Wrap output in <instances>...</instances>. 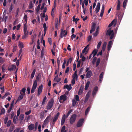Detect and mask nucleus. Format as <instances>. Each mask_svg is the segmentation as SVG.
Instances as JSON below:
<instances>
[{
    "instance_id": "obj_42",
    "label": "nucleus",
    "mask_w": 132,
    "mask_h": 132,
    "mask_svg": "<svg viewBox=\"0 0 132 132\" xmlns=\"http://www.w3.org/2000/svg\"><path fill=\"white\" fill-rule=\"evenodd\" d=\"M89 93L88 92L87 94L86 95L85 99V101H87L88 100V99L89 98Z\"/></svg>"
},
{
    "instance_id": "obj_32",
    "label": "nucleus",
    "mask_w": 132,
    "mask_h": 132,
    "mask_svg": "<svg viewBox=\"0 0 132 132\" xmlns=\"http://www.w3.org/2000/svg\"><path fill=\"white\" fill-rule=\"evenodd\" d=\"M36 71V70L35 69H34L31 73V77L32 79L34 77Z\"/></svg>"
},
{
    "instance_id": "obj_35",
    "label": "nucleus",
    "mask_w": 132,
    "mask_h": 132,
    "mask_svg": "<svg viewBox=\"0 0 132 132\" xmlns=\"http://www.w3.org/2000/svg\"><path fill=\"white\" fill-rule=\"evenodd\" d=\"M41 78V75L40 73H38V75L36 77V80L39 81V80Z\"/></svg>"
},
{
    "instance_id": "obj_39",
    "label": "nucleus",
    "mask_w": 132,
    "mask_h": 132,
    "mask_svg": "<svg viewBox=\"0 0 132 132\" xmlns=\"http://www.w3.org/2000/svg\"><path fill=\"white\" fill-rule=\"evenodd\" d=\"M11 123V120H9L7 122V124H6V126L7 127H9Z\"/></svg>"
},
{
    "instance_id": "obj_46",
    "label": "nucleus",
    "mask_w": 132,
    "mask_h": 132,
    "mask_svg": "<svg viewBox=\"0 0 132 132\" xmlns=\"http://www.w3.org/2000/svg\"><path fill=\"white\" fill-rule=\"evenodd\" d=\"M101 43H102V42L101 41H100L98 43V45H97V48L98 49H99L100 48V47L101 46Z\"/></svg>"
},
{
    "instance_id": "obj_8",
    "label": "nucleus",
    "mask_w": 132,
    "mask_h": 132,
    "mask_svg": "<svg viewBox=\"0 0 132 132\" xmlns=\"http://www.w3.org/2000/svg\"><path fill=\"white\" fill-rule=\"evenodd\" d=\"M59 115L60 113L58 112L56 114L53 120L52 124L53 125L54 124L56 121L58 119Z\"/></svg>"
},
{
    "instance_id": "obj_9",
    "label": "nucleus",
    "mask_w": 132,
    "mask_h": 132,
    "mask_svg": "<svg viewBox=\"0 0 132 132\" xmlns=\"http://www.w3.org/2000/svg\"><path fill=\"white\" fill-rule=\"evenodd\" d=\"M43 85H41L39 86L38 90V96H39L42 93L43 89Z\"/></svg>"
},
{
    "instance_id": "obj_15",
    "label": "nucleus",
    "mask_w": 132,
    "mask_h": 132,
    "mask_svg": "<svg viewBox=\"0 0 132 132\" xmlns=\"http://www.w3.org/2000/svg\"><path fill=\"white\" fill-rule=\"evenodd\" d=\"M43 27L44 29V36L46 34V31L47 30V29L48 27L47 26H46V24L45 23H44L43 24Z\"/></svg>"
},
{
    "instance_id": "obj_57",
    "label": "nucleus",
    "mask_w": 132,
    "mask_h": 132,
    "mask_svg": "<svg viewBox=\"0 0 132 132\" xmlns=\"http://www.w3.org/2000/svg\"><path fill=\"white\" fill-rule=\"evenodd\" d=\"M20 130V128H17L13 132H19Z\"/></svg>"
},
{
    "instance_id": "obj_5",
    "label": "nucleus",
    "mask_w": 132,
    "mask_h": 132,
    "mask_svg": "<svg viewBox=\"0 0 132 132\" xmlns=\"http://www.w3.org/2000/svg\"><path fill=\"white\" fill-rule=\"evenodd\" d=\"M61 33L60 35V37L61 38H62L63 37H65L66 35L67 34L68 32L66 31L65 30H63L61 29Z\"/></svg>"
},
{
    "instance_id": "obj_41",
    "label": "nucleus",
    "mask_w": 132,
    "mask_h": 132,
    "mask_svg": "<svg viewBox=\"0 0 132 132\" xmlns=\"http://www.w3.org/2000/svg\"><path fill=\"white\" fill-rule=\"evenodd\" d=\"M75 16H74L72 17L73 21H77L79 20V19L77 18H75Z\"/></svg>"
},
{
    "instance_id": "obj_54",
    "label": "nucleus",
    "mask_w": 132,
    "mask_h": 132,
    "mask_svg": "<svg viewBox=\"0 0 132 132\" xmlns=\"http://www.w3.org/2000/svg\"><path fill=\"white\" fill-rule=\"evenodd\" d=\"M8 119V117H6L4 120V123L5 124H6L7 122V121Z\"/></svg>"
},
{
    "instance_id": "obj_21",
    "label": "nucleus",
    "mask_w": 132,
    "mask_h": 132,
    "mask_svg": "<svg viewBox=\"0 0 132 132\" xmlns=\"http://www.w3.org/2000/svg\"><path fill=\"white\" fill-rule=\"evenodd\" d=\"M61 80V78L58 77V75H57L55 77L54 80L57 82H59Z\"/></svg>"
},
{
    "instance_id": "obj_59",
    "label": "nucleus",
    "mask_w": 132,
    "mask_h": 132,
    "mask_svg": "<svg viewBox=\"0 0 132 132\" xmlns=\"http://www.w3.org/2000/svg\"><path fill=\"white\" fill-rule=\"evenodd\" d=\"M100 8L96 7L95 8V10L96 13H97L99 11Z\"/></svg>"
},
{
    "instance_id": "obj_56",
    "label": "nucleus",
    "mask_w": 132,
    "mask_h": 132,
    "mask_svg": "<svg viewBox=\"0 0 132 132\" xmlns=\"http://www.w3.org/2000/svg\"><path fill=\"white\" fill-rule=\"evenodd\" d=\"M83 70V68H82L80 69V71H79V75H80L81 74L82 72V71Z\"/></svg>"
},
{
    "instance_id": "obj_40",
    "label": "nucleus",
    "mask_w": 132,
    "mask_h": 132,
    "mask_svg": "<svg viewBox=\"0 0 132 132\" xmlns=\"http://www.w3.org/2000/svg\"><path fill=\"white\" fill-rule=\"evenodd\" d=\"M31 39L32 40V42L30 43L31 44H32L35 42V37L33 35L31 36Z\"/></svg>"
},
{
    "instance_id": "obj_51",
    "label": "nucleus",
    "mask_w": 132,
    "mask_h": 132,
    "mask_svg": "<svg viewBox=\"0 0 132 132\" xmlns=\"http://www.w3.org/2000/svg\"><path fill=\"white\" fill-rule=\"evenodd\" d=\"M27 37L28 35L24 34V35L22 36V38L23 39H25L27 38Z\"/></svg>"
},
{
    "instance_id": "obj_34",
    "label": "nucleus",
    "mask_w": 132,
    "mask_h": 132,
    "mask_svg": "<svg viewBox=\"0 0 132 132\" xmlns=\"http://www.w3.org/2000/svg\"><path fill=\"white\" fill-rule=\"evenodd\" d=\"M90 107L89 106L88 107L87 109H86L85 112V114L86 115H87L88 112L90 111Z\"/></svg>"
},
{
    "instance_id": "obj_60",
    "label": "nucleus",
    "mask_w": 132,
    "mask_h": 132,
    "mask_svg": "<svg viewBox=\"0 0 132 132\" xmlns=\"http://www.w3.org/2000/svg\"><path fill=\"white\" fill-rule=\"evenodd\" d=\"M20 109H19L17 112V117L19 116L20 114Z\"/></svg>"
},
{
    "instance_id": "obj_25",
    "label": "nucleus",
    "mask_w": 132,
    "mask_h": 132,
    "mask_svg": "<svg viewBox=\"0 0 132 132\" xmlns=\"http://www.w3.org/2000/svg\"><path fill=\"white\" fill-rule=\"evenodd\" d=\"M37 80H35L34 81L32 87L34 88H36L37 87Z\"/></svg>"
},
{
    "instance_id": "obj_23",
    "label": "nucleus",
    "mask_w": 132,
    "mask_h": 132,
    "mask_svg": "<svg viewBox=\"0 0 132 132\" xmlns=\"http://www.w3.org/2000/svg\"><path fill=\"white\" fill-rule=\"evenodd\" d=\"M98 50L96 49H95L92 51V54L93 55V57H95V56Z\"/></svg>"
},
{
    "instance_id": "obj_12",
    "label": "nucleus",
    "mask_w": 132,
    "mask_h": 132,
    "mask_svg": "<svg viewBox=\"0 0 132 132\" xmlns=\"http://www.w3.org/2000/svg\"><path fill=\"white\" fill-rule=\"evenodd\" d=\"M98 89V88L97 86H96L94 88L92 93V95L94 96L95 95L96 93H97Z\"/></svg>"
},
{
    "instance_id": "obj_22",
    "label": "nucleus",
    "mask_w": 132,
    "mask_h": 132,
    "mask_svg": "<svg viewBox=\"0 0 132 132\" xmlns=\"http://www.w3.org/2000/svg\"><path fill=\"white\" fill-rule=\"evenodd\" d=\"M51 116L50 115H49V116H48L45 119V120L44 122V124L45 123L46 124L47 123H48V119L49 118H51Z\"/></svg>"
},
{
    "instance_id": "obj_27",
    "label": "nucleus",
    "mask_w": 132,
    "mask_h": 132,
    "mask_svg": "<svg viewBox=\"0 0 132 132\" xmlns=\"http://www.w3.org/2000/svg\"><path fill=\"white\" fill-rule=\"evenodd\" d=\"M90 81H87V82L85 86V90H86L87 89L90 84Z\"/></svg>"
},
{
    "instance_id": "obj_20",
    "label": "nucleus",
    "mask_w": 132,
    "mask_h": 132,
    "mask_svg": "<svg viewBox=\"0 0 132 132\" xmlns=\"http://www.w3.org/2000/svg\"><path fill=\"white\" fill-rule=\"evenodd\" d=\"M120 2L119 0L117 1V10L119 11L120 10Z\"/></svg>"
},
{
    "instance_id": "obj_64",
    "label": "nucleus",
    "mask_w": 132,
    "mask_h": 132,
    "mask_svg": "<svg viewBox=\"0 0 132 132\" xmlns=\"http://www.w3.org/2000/svg\"><path fill=\"white\" fill-rule=\"evenodd\" d=\"M11 68L13 70H14V69H16V67L15 65L13 64L12 65Z\"/></svg>"
},
{
    "instance_id": "obj_3",
    "label": "nucleus",
    "mask_w": 132,
    "mask_h": 132,
    "mask_svg": "<svg viewBox=\"0 0 132 132\" xmlns=\"http://www.w3.org/2000/svg\"><path fill=\"white\" fill-rule=\"evenodd\" d=\"M54 104V101L51 100L48 103L46 106V108L47 110L50 109L53 107Z\"/></svg>"
},
{
    "instance_id": "obj_62",
    "label": "nucleus",
    "mask_w": 132,
    "mask_h": 132,
    "mask_svg": "<svg viewBox=\"0 0 132 132\" xmlns=\"http://www.w3.org/2000/svg\"><path fill=\"white\" fill-rule=\"evenodd\" d=\"M13 9L12 5L11 4L9 8V12H11Z\"/></svg>"
},
{
    "instance_id": "obj_53",
    "label": "nucleus",
    "mask_w": 132,
    "mask_h": 132,
    "mask_svg": "<svg viewBox=\"0 0 132 132\" xmlns=\"http://www.w3.org/2000/svg\"><path fill=\"white\" fill-rule=\"evenodd\" d=\"M31 112V111L29 110V111L26 112H25V114L26 115H28L30 114Z\"/></svg>"
},
{
    "instance_id": "obj_14",
    "label": "nucleus",
    "mask_w": 132,
    "mask_h": 132,
    "mask_svg": "<svg viewBox=\"0 0 132 132\" xmlns=\"http://www.w3.org/2000/svg\"><path fill=\"white\" fill-rule=\"evenodd\" d=\"M66 115L65 114H64L61 120V125H63L64 123L65 120Z\"/></svg>"
},
{
    "instance_id": "obj_2",
    "label": "nucleus",
    "mask_w": 132,
    "mask_h": 132,
    "mask_svg": "<svg viewBox=\"0 0 132 132\" xmlns=\"http://www.w3.org/2000/svg\"><path fill=\"white\" fill-rule=\"evenodd\" d=\"M106 35H107L111 36L110 39H112L113 37L114 36V32L113 30H111L110 29L107 31Z\"/></svg>"
},
{
    "instance_id": "obj_50",
    "label": "nucleus",
    "mask_w": 132,
    "mask_h": 132,
    "mask_svg": "<svg viewBox=\"0 0 132 132\" xmlns=\"http://www.w3.org/2000/svg\"><path fill=\"white\" fill-rule=\"evenodd\" d=\"M40 6L41 5L40 4H39V5H38L36 9V10L37 12H38L39 11L40 7Z\"/></svg>"
},
{
    "instance_id": "obj_31",
    "label": "nucleus",
    "mask_w": 132,
    "mask_h": 132,
    "mask_svg": "<svg viewBox=\"0 0 132 132\" xmlns=\"http://www.w3.org/2000/svg\"><path fill=\"white\" fill-rule=\"evenodd\" d=\"M14 127L15 126L14 125H11L9 130V132H12L14 129Z\"/></svg>"
},
{
    "instance_id": "obj_61",
    "label": "nucleus",
    "mask_w": 132,
    "mask_h": 132,
    "mask_svg": "<svg viewBox=\"0 0 132 132\" xmlns=\"http://www.w3.org/2000/svg\"><path fill=\"white\" fill-rule=\"evenodd\" d=\"M76 99V101H79V96L78 95H76L75 97Z\"/></svg>"
},
{
    "instance_id": "obj_58",
    "label": "nucleus",
    "mask_w": 132,
    "mask_h": 132,
    "mask_svg": "<svg viewBox=\"0 0 132 132\" xmlns=\"http://www.w3.org/2000/svg\"><path fill=\"white\" fill-rule=\"evenodd\" d=\"M83 92V90H80L79 89L78 93V94L79 95H81L82 94V93Z\"/></svg>"
},
{
    "instance_id": "obj_48",
    "label": "nucleus",
    "mask_w": 132,
    "mask_h": 132,
    "mask_svg": "<svg viewBox=\"0 0 132 132\" xmlns=\"http://www.w3.org/2000/svg\"><path fill=\"white\" fill-rule=\"evenodd\" d=\"M48 41L50 45H51L52 44V42L50 38H48Z\"/></svg>"
},
{
    "instance_id": "obj_24",
    "label": "nucleus",
    "mask_w": 132,
    "mask_h": 132,
    "mask_svg": "<svg viewBox=\"0 0 132 132\" xmlns=\"http://www.w3.org/2000/svg\"><path fill=\"white\" fill-rule=\"evenodd\" d=\"M24 118V116L23 114H21L19 117V119L20 120V122H22Z\"/></svg>"
},
{
    "instance_id": "obj_16",
    "label": "nucleus",
    "mask_w": 132,
    "mask_h": 132,
    "mask_svg": "<svg viewBox=\"0 0 132 132\" xmlns=\"http://www.w3.org/2000/svg\"><path fill=\"white\" fill-rule=\"evenodd\" d=\"M35 127L34 124H31L28 127L29 130H32L34 129Z\"/></svg>"
},
{
    "instance_id": "obj_38",
    "label": "nucleus",
    "mask_w": 132,
    "mask_h": 132,
    "mask_svg": "<svg viewBox=\"0 0 132 132\" xmlns=\"http://www.w3.org/2000/svg\"><path fill=\"white\" fill-rule=\"evenodd\" d=\"M45 114V112L44 111H42L40 113V117L41 118H43L44 117Z\"/></svg>"
},
{
    "instance_id": "obj_11",
    "label": "nucleus",
    "mask_w": 132,
    "mask_h": 132,
    "mask_svg": "<svg viewBox=\"0 0 132 132\" xmlns=\"http://www.w3.org/2000/svg\"><path fill=\"white\" fill-rule=\"evenodd\" d=\"M95 26L96 24L94 23H93L92 26L91 27V29L90 31V33H92L94 31H95Z\"/></svg>"
},
{
    "instance_id": "obj_10",
    "label": "nucleus",
    "mask_w": 132,
    "mask_h": 132,
    "mask_svg": "<svg viewBox=\"0 0 132 132\" xmlns=\"http://www.w3.org/2000/svg\"><path fill=\"white\" fill-rule=\"evenodd\" d=\"M27 25H26V24H24L23 29L24 34L28 35V32L27 30Z\"/></svg>"
},
{
    "instance_id": "obj_37",
    "label": "nucleus",
    "mask_w": 132,
    "mask_h": 132,
    "mask_svg": "<svg viewBox=\"0 0 132 132\" xmlns=\"http://www.w3.org/2000/svg\"><path fill=\"white\" fill-rule=\"evenodd\" d=\"M24 20L26 22V23L25 24H26V25L27 20V14L24 15Z\"/></svg>"
},
{
    "instance_id": "obj_26",
    "label": "nucleus",
    "mask_w": 132,
    "mask_h": 132,
    "mask_svg": "<svg viewBox=\"0 0 132 132\" xmlns=\"http://www.w3.org/2000/svg\"><path fill=\"white\" fill-rule=\"evenodd\" d=\"M103 74H104L103 72H102L100 75L99 81H100V83H101L102 81V80L103 79Z\"/></svg>"
},
{
    "instance_id": "obj_43",
    "label": "nucleus",
    "mask_w": 132,
    "mask_h": 132,
    "mask_svg": "<svg viewBox=\"0 0 132 132\" xmlns=\"http://www.w3.org/2000/svg\"><path fill=\"white\" fill-rule=\"evenodd\" d=\"M47 98L46 96H45L43 98V102L42 103V105L44 104H45V102L46 101Z\"/></svg>"
},
{
    "instance_id": "obj_1",
    "label": "nucleus",
    "mask_w": 132,
    "mask_h": 132,
    "mask_svg": "<svg viewBox=\"0 0 132 132\" xmlns=\"http://www.w3.org/2000/svg\"><path fill=\"white\" fill-rule=\"evenodd\" d=\"M97 60L96 63V67H97L99 65L100 62V58H98L97 60V58L96 57H94V58L93 59L92 63L93 65H94Z\"/></svg>"
},
{
    "instance_id": "obj_19",
    "label": "nucleus",
    "mask_w": 132,
    "mask_h": 132,
    "mask_svg": "<svg viewBox=\"0 0 132 132\" xmlns=\"http://www.w3.org/2000/svg\"><path fill=\"white\" fill-rule=\"evenodd\" d=\"M65 88L68 89V91H69L72 88L71 86V85L70 84L69 85H65L64 89H65Z\"/></svg>"
},
{
    "instance_id": "obj_45",
    "label": "nucleus",
    "mask_w": 132,
    "mask_h": 132,
    "mask_svg": "<svg viewBox=\"0 0 132 132\" xmlns=\"http://www.w3.org/2000/svg\"><path fill=\"white\" fill-rule=\"evenodd\" d=\"M72 78L73 79H76L77 80L78 78L77 75H75L73 74L72 75Z\"/></svg>"
},
{
    "instance_id": "obj_29",
    "label": "nucleus",
    "mask_w": 132,
    "mask_h": 132,
    "mask_svg": "<svg viewBox=\"0 0 132 132\" xmlns=\"http://www.w3.org/2000/svg\"><path fill=\"white\" fill-rule=\"evenodd\" d=\"M21 95H20L18 99V101H20L21 100L23 97V95L21 93V92L20 93Z\"/></svg>"
},
{
    "instance_id": "obj_44",
    "label": "nucleus",
    "mask_w": 132,
    "mask_h": 132,
    "mask_svg": "<svg viewBox=\"0 0 132 132\" xmlns=\"http://www.w3.org/2000/svg\"><path fill=\"white\" fill-rule=\"evenodd\" d=\"M5 113V110L4 108H2L0 114L2 115L4 114Z\"/></svg>"
},
{
    "instance_id": "obj_28",
    "label": "nucleus",
    "mask_w": 132,
    "mask_h": 132,
    "mask_svg": "<svg viewBox=\"0 0 132 132\" xmlns=\"http://www.w3.org/2000/svg\"><path fill=\"white\" fill-rule=\"evenodd\" d=\"M18 46L19 48L21 49V48H23L24 47V45L22 43L20 42H19Z\"/></svg>"
},
{
    "instance_id": "obj_18",
    "label": "nucleus",
    "mask_w": 132,
    "mask_h": 132,
    "mask_svg": "<svg viewBox=\"0 0 132 132\" xmlns=\"http://www.w3.org/2000/svg\"><path fill=\"white\" fill-rule=\"evenodd\" d=\"M104 4H103L102 5V6L101 10V13H100V16L101 17L103 15V13H104Z\"/></svg>"
},
{
    "instance_id": "obj_36",
    "label": "nucleus",
    "mask_w": 132,
    "mask_h": 132,
    "mask_svg": "<svg viewBox=\"0 0 132 132\" xmlns=\"http://www.w3.org/2000/svg\"><path fill=\"white\" fill-rule=\"evenodd\" d=\"M76 101L75 100L73 99L72 100V105L73 106H75L76 103Z\"/></svg>"
},
{
    "instance_id": "obj_6",
    "label": "nucleus",
    "mask_w": 132,
    "mask_h": 132,
    "mask_svg": "<svg viewBox=\"0 0 132 132\" xmlns=\"http://www.w3.org/2000/svg\"><path fill=\"white\" fill-rule=\"evenodd\" d=\"M84 122V119L82 118L80 119L78 122L77 124V126L78 127H80L81 126Z\"/></svg>"
},
{
    "instance_id": "obj_49",
    "label": "nucleus",
    "mask_w": 132,
    "mask_h": 132,
    "mask_svg": "<svg viewBox=\"0 0 132 132\" xmlns=\"http://www.w3.org/2000/svg\"><path fill=\"white\" fill-rule=\"evenodd\" d=\"M65 129V126H63L61 130V132H64Z\"/></svg>"
},
{
    "instance_id": "obj_63",
    "label": "nucleus",
    "mask_w": 132,
    "mask_h": 132,
    "mask_svg": "<svg viewBox=\"0 0 132 132\" xmlns=\"http://www.w3.org/2000/svg\"><path fill=\"white\" fill-rule=\"evenodd\" d=\"M92 38V36H89L87 38V40L88 41H89L91 40Z\"/></svg>"
},
{
    "instance_id": "obj_13",
    "label": "nucleus",
    "mask_w": 132,
    "mask_h": 132,
    "mask_svg": "<svg viewBox=\"0 0 132 132\" xmlns=\"http://www.w3.org/2000/svg\"><path fill=\"white\" fill-rule=\"evenodd\" d=\"M92 72L91 70L89 71L86 74V78H90L92 76Z\"/></svg>"
},
{
    "instance_id": "obj_52",
    "label": "nucleus",
    "mask_w": 132,
    "mask_h": 132,
    "mask_svg": "<svg viewBox=\"0 0 132 132\" xmlns=\"http://www.w3.org/2000/svg\"><path fill=\"white\" fill-rule=\"evenodd\" d=\"M59 24L58 21H57L56 22L55 28L56 29H58Z\"/></svg>"
},
{
    "instance_id": "obj_55",
    "label": "nucleus",
    "mask_w": 132,
    "mask_h": 132,
    "mask_svg": "<svg viewBox=\"0 0 132 132\" xmlns=\"http://www.w3.org/2000/svg\"><path fill=\"white\" fill-rule=\"evenodd\" d=\"M81 63V61L80 60H79L78 61L77 63V68H79L80 66V64Z\"/></svg>"
},
{
    "instance_id": "obj_7",
    "label": "nucleus",
    "mask_w": 132,
    "mask_h": 132,
    "mask_svg": "<svg viewBox=\"0 0 132 132\" xmlns=\"http://www.w3.org/2000/svg\"><path fill=\"white\" fill-rule=\"evenodd\" d=\"M67 96L65 94L61 96L59 100V101L61 103H62L63 102L65 101L67 99Z\"/></svg>"
},
{
    "instance_id": "obj_47",
    "label": "nucleus",
    "mask_w": 132,
    "mask_h": 132,
    "mask_svg": "<svg viewBox=\"0 0 132 132\" xmlns=\"http://www.w3.org/2000/svg\"><path fill=\"white\" fill-rule=\"evenodd\" d=\"M17 48V46H13V52L16 51Z\"/></svg>"
},
{
    "instance_id": "obj_33",
    "label": "nucleus",
    "mask_w": 132,
    "mask_h": 132,
    "mask_svg": "<svg viewBox=\"0 0 132 132\" xmlns=\"http://www.w3.org/2000/svg\"><path fill=\"white\" fill-rule=\"evenodd\" d=\"M33 7L32 2L31 1L29 3V9H31Z\"/></svg>"
},
{
    "instance_id": "obj_30",
    "label": "nucleus",
    "mask_w": 132,
    "mask_h": 132,
    "mask_svg": "<svg viewBox=\"0 0 132 132\" xmlns=\"http://www.w3.org/2000/svg\"><path fill=\"white\" fill-rule=\"evenodd\" d=\"M106 44L107 43L106 42H104L102 46V50L103 51H104L105 50Z\"/></svg>"
},
{
    "instance_id": "obj_17",
    "label": "nucleus",
    "mask_w": 132,
    "mask_h": 132,
    "mask_svg": "<svg viewBox=\"0 0 132 132\" xmlns=\"http://www.w3.org/2000/svg\"><path fill=\"white\" fill-rule=\"evenodd\" d=\"M99 26H98L96 29V31L94 34V36L95 37L97 36L99 33Z\"/></svg>"
},
{
    "instance_id": "obj_4",
    "label": "nucleus",
    "mask_w": 132,
    "mask_h": 132,
    "mask_svg": "<svg viewBox=\"0 0 132 132\" xmlns=\"http://www.w3.org/2000/svg\"><path fill=\"white\" fill-rule=\"evenodd\" d=\"M77 116L75 114L72 115L70 119V124H73L75 121Z\"/></svg>"
}]
</instances>
